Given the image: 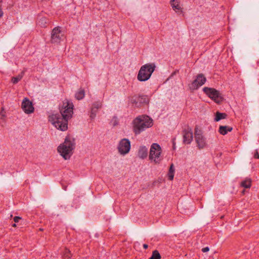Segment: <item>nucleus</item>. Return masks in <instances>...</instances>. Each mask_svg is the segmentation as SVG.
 <instances>
[{
  "mask_svg": "<svg viewBox=\"0 0 259 259\" xmlns=\"http://www.w3.org/2000/svg\"><path fill=\"white\" fill-rule=\"evenodd\" d=\"M233 128L232 127L221 125L219 127V132L220 134L222 135H225L228 133V132H231Z\"/></svg>",
  "mask_w": 259,
  "mask_h": 259,
  "instance_id": "nucleus-17",
  "label": "nucleus"
},
{
  "mask_svg": "<svg viewBox=\"0 0 259 259\" xmlns=\"http://www.w3.org/2000/svg\"><path fill=\"white\" fill-rule=\"evenodd\" d=\"M22 109L26 114H30L34 112V108L32 103L27 98H25L22 102Z\"/></svg>",
  "mask_w": 259,
  "mask_h": 259,
  "instance_id": "nucleus-12",
  "label": "nucleus"
},
{
  "mask_svg": "<svg viewBox=\"0 0 259 259\" xmlns=\"http://www.w3.org/2000/svg\"><path fill=\"white\" fill-rule=\"evenodd\" d=\"M170 4L172 10L177 14H180L183 12V7L180 0H170Z\"/></svg>",
  "mask_w": 259,
  "mask_h": 259,
  "instance_id": "nucleus-14",
  "label": "nucleus"
},
{
  "mask_svg": "<svg viewBox=\"0 0 259 259\" xmlns=\"http://www.w3.org/2000/svg\"><path fill=\"white\" fill-rule=\"evenodd\" d=\"M73 103L68 100H65L60 108V115L68 121L72 117L73 113Z\"/></svg>",
  "mask_w": 259,
  "mask_h": 259,
  "instance_id": "nucleus-6",
  "label": "nucleus"
},
{
  "mask_svg": "<svg viewBox=\"0 0 259 259\" xmlns=\"http://www.w3.org/2000/svg\"><path fill=\"white\" fill-rule=\"evenodd\" d=\"M71 254L68 249L66 248L63 252V257L64 259H69L71 257Z\"/></svg>",
  "mask_w": 259,
  "mask_h": 259,
  "instance_id": "nucleus-26",
  "label": "nucleus"
},
{
  "mask_svg": "<svg viewBox=\"0 0 259 259\" xmlns=\"http://www.w3.org/2000/svg\"><path fill=\"white\" fill-rule=\"evenodd\" d=\"M209 250V248L208 247H205L202 249V251L203 252H206L208 251Z\"/></svg>",
  "mask_w": 259,
  "mask_h": 259,
  "instance_id": "nucleus-28",
  "label": "nucleus"
},
{
  "mask_svg": "<svg viewBox=\"0 0 259 259\" xmlns=\"http://www.w3.org/2000/svg\"><path fill=\"white\" fill-rule=\"evenodd\" d=\"M12 226H13V227H16V224H13V225H12Z\"/></svg>",
  "mask_w": 259,
  "mask_h": 259,
  "instance_id": "nucleus-34",
  "label": "nucleus"
},
{
  "mask_svg": "<svg viewBox=\"0 0 259 259\" xmlns=\"http://www.w3.org/2000/svg\"><path fill=\"white\" fill-rule=\"evenodd\" d=\"M195 140L199 149L204 148L206 146V138L203 135L202 131L197 127L195 128Z\"/></svg>",
  "mask_w": 259,
  "mask_h": 259,
  "instance_id": "nucleus-8",
  "label": "nucleus"
},
{
  "mask_svg": "<svg viewBox=\"0 0 259 259\" xmlns=\"http://www.w3.org/2000/svg\"><path fill=\"white\" fill-rule=\"evenodd\" d=\"M254 157L256 159H259V154L257 151H256L254 155Z\"/></svg>",
  "mask_w": 259,
  "mask_h": 259,
  "instance_id": "nucleus-30",
  "label": "nucleus"
},
{
  "mask_svg": "<svg viewBox=\"0 0 259 259\" xmlns=\"http://www.w3.org/2000/svg\"><path fill=\"white\" fill-rule=\"evenodd\" d=\"M149 159L154 164H159L163 159L162 149L157 143H153L150 147Z\"/></svg>",
  "mask_w": 259,
  "mask_h": 259,
  "instance_id": "nucleus-5",
  "label": "nucleus"
},
{
  "mask_svg": "<svg viewBox=\"0 0 259 259\" xmlns=\"http://www.w3.org/2000/svg\"><path fill=\"white\" fill-rule=\"evenodd\" d=\"M116 124V123H114L113 124V125H115Z\"/></svg>",
  "mask_w": 259,
  "mask_h": 259,
  "instance_id": "nucleus-35",
  "label": "nucleus"
},
{
  "mask_svg": "<svg viewBox=\"0 0 259 259\" xmlns=\"http://www.w3.org/2000/svg\"><path fill=\"white\" fill-rule=\"evenodd\" d=\"M0 2H2V0H0Z\"/></svg>",
  "mask_w": 259,
  "mask_h": 259,
  "instance_id": "nucleus-36",
  "label": "nucleus"
},
{
  "mask_svg": "<svg viewBox=\"0 0 259 259\" xmlns=\"http://www.w3.org/2000/svg\"><path fill=\"white\" fill-rule=\"evenodd\" d=\"M63 34L60 27L54 28L51 33V41L52 43H59L61 41Z\"/></svg>",
  "mask_w": 259,
  "mask_h": 259,
  "instance_id": "nucleus-11",
  "label": "nucleus"
},
{
  "mask_svg": "<svg viewBox=\"0 0 259 259\" xmlns=\"http://www.w3.org/2000/svg\"><path fill=\"white\" fill-rule=\"evenodd\" d=\"M242 187L245 188H249L251 186V180L250 179H246L241 183Z\"/></svg>",
  "mask_w": 259,
  "mask_h": 259,
  "instance_id": "nucleus-22",
  "label": "nucleus"
},
{
  "mask_svg": "<svg viewBox=\"0 0 259 259\" xmlns=\"http://www.w3.org/2000/svg\"><path fill=\"white\" fill-rule=\"evenodd\" d=\"M84 96V92L83 90H79L75 94V98L77 100L82 99Z\"/></svg>",
  "mask_w": 259,
  "mask_h": 259,
  "instance_id": "nucleus-25",
  "label": "nucleus"
},
{
  "mask_svg": "<svg viewBox=\"0 0 259 259\" xmlns=\"http://www.w3.org/2000/svg\"><path fill=\"white\" fill-rule=\"evenodd\" d=\"M174 172H175L174 165L172 163L170 166L168 173V179L170 181H172L174 179Z\"/></svg>",
  "mask_w": 259,
  "mask_h": 259,
  "instance_id": "nucleus-20",
  "label": "nucleus"
},
{
  "mask_svg": "<svg viewBox=\"0 0 259 259\" xmlns=\"http://www.w3.org/2000/svg\"><path fill=\"white\" fill-rule=\"evenodd\" d=\"M149 259H161V255L159 252L155 250L153 251L152 256Z\"/></svg>",
  "mask_w": 259,
  "mask_h": 259,
  "instance_id": "nucleus-24",
  "label": "nucleus"
},
{
  "mask_svg": "<svg viewBox=\"0 0 259 259\" xmlns=\"http://www.w3.org/2000/svg\"><path fill=\"white\" fill-rule=\"evenodd\" d=\"M183 142L185 144H190L193 140V132L192 129L188 127L183 132Z\"/></svg>",
  "mask_w": 259,
  "mask_h": 259,
  "instance_id": "nucleus-13",
  "label": "nucleus"
},
{
  "mask_svg": "<svg viewBox=\"0 0 259 259\" xmlns=\"http://www.w3.org/2000/svg\"><path fill=\"white\" fill-rule=\"evenodd\" d=\"M101 106H102V103L100 102H95L93 105V107L91 109V115H90V116L92 118H94L96 116V113L94 112V110H95V109H98L100 108L101 107Z\"/></svg>",
  "mask_w": 259,
  "mask_h": 259,
  "instance_id": "nucleus-18",
  "label": "nucleus"
},
{
  "mask_svg": "<svg viewBox=\"0 0 259 259\" xmlns=\"http://www.w3.org/2000/svg\"><path fill=\"white\" fill-rule=\"evenodd\" d=\"M203 91L210 98L217 103H220L223 100L222 94L219 91L213 88L204 87Z\"/></svg>",
  "mask_w": 259,
  "mask_h": 259,
  "instance_id": "nucleus-7",
  "label": "nucleus"
},
{
  "mask_svg": "<svg viewBox=\"0 0 259 259\" xmlns=\"http://www.w3.org/2000/svg\"><path fill=\"white\" fill-rule=\"evenodd\" d=\"M49 121L57 129L65 131L68 128V121L60 114H52L49 116Z\"/></svg>",
  "mask_w": 259,
  "mask_h": 259,
  "instance_id": "nucleus-4",
  "label": "nucleus"
},
{
  "mask_svg": "<svg viewBox=\"0 0 259 259\" xmlns=\"http://www.w3.org/2000/svg\"><path fill=\"white\" fill-rule=\"evenodd\" d=\"M75 145L74 139L69 136L66 137L64 142L58 147V152L65 160L69 159L73 154Z\"/></svg>",
  "mask_w": 259,
  "mask_h": 259,
  "instance_id": "nucleus-2",
  "label": "nucleus"
},
{
  "mask_svg": "<svg viewBox=\"0 0 259 259\" xmlns=\"http://www.w3.org/2000/svg\"><path fill=\"white\" fill-rule=\"evenodd\" d=\"M3 110V109H2ZM6 115L2 111V112L0 113V117L1 119H4Z\"/></svg>",
  "mask_w": 259,
  "mask_h": 259,
  "instance_id": "nucleus-29",
  "label": "nucleus"
},
{
  "mask_svg": "<svg viewBox=\"0 0 259 259\" xmlns=\"http://www.w3.org/2000/svg\"><path fill=\"white\" fill-rule=\"evenodd\" d=\"M156 68L155 64L147 63L142 66L137 75V79L140 81L148 80Z\"/></svg>",
  "mask_w": 259,
  "mask_h": 259,
  "instance_id": "nucleus-3",
  "label": "nucleus"
},
{
  "mask_svg": "<svg viewBox=\"0 0 259 259\" xmlns=\"http://www.w3.org/2000/svg\"><path fill=\"white\" fill-rule=\"evenodd\" d=\"M206 81V78L202 74H199L197 76L196 78L192 82L190 88L194 90L203 85Z\"/></svg>",
  "mask_w": 259,
  "mask_h": 259,
  "instance_id": "nucleus-10",
  "label": "nucleus"
},
{
  "mask_svg": "<svg viewBox=\"0 0 259 259\" xmlns=\"http://www.w3.org/2000/svg\"><path fill=\"white\" fill-rule=\"evenodd\" d=\"M227 117V114L224 113H220L219 112H217L216 113L215 117L214 118V120L215 121H218L221 119H225Z\"/></svg>",
  "mask_w": 259,
  "mask_h": 259,
  "instance_id": "nucleus-21",
  "label": "nucleus"
},
{
  "mask_svg": "<svg viewBox=\"0 0 259 259\" xmlns=\"http://www.w3.org/2000/svg\"><path fill=\"white\" fill-rule=\"evenodd\" d=\"M48 21V20L46 18L42 17L39 19L38 23L40 26L45 27H46Z\"/></svg>",
  "mask_w": 259,
  "mask_h": 259,
  "instance_id": "nucleus-23",
  "label": "nucleus"
},
{
  "mask_svg": "<svg viewBox=\"0 0 259 259\" xmlns=\"http://www.w3.org/2000/svg\"><path fill=\"white\" fill-rule=\"evenodd\" d=\"M3 13L2 12V10L0 8V18L3 16Z\"/></svg>",
  "mask_w": 259,
  "mask_h": 259,
  "instance_id": "nucleus-32",
  "label": "nucleus"
},
{
  "mask_svg": "<svg viewBox=\"0 0 259 259\" xmlns=\"http://www.w3.org/2000/svg\"><path fill=\"white\" fill-rule=\"evenodd\" d=\"M153 124V119L147 115H141L136 118L133 121V131L136 135H139Z\"/></svg>",
  "mask_w": 259,
  "mask_h": 259,
  "instance_id": "nucleus-1",
  "label": "nucleus"
},
{
  "mask_svg": "<svg viewBox=\"0 0 259 259\" xmlns=\"http://www.w3.org/2000/svg\"><path fill=\"white\" fill-rule=\"evenodd\" d=\"M25 70L22 71L21 73L18 74L16 77H13L12 78L11 81L13 84H16L18 83L20 80H21V79L23 78L24 73H25Z\"/></svg>",
  "mask_w": 259,
  "mask_h": 259,
  "instance_id": "nucleus-19",
  "label": "nucleus"
},
{
  "mask_svg": "<svg viewBox=\"0 0 259 259\" xmlns=\"http://www.w3.org/2000/svg\"><path fill=\"white\" fill-rule=\"evenodd\" d=\"M148 155V149L145 146L140 147L138 152V156L142 159H144L147 157Z\"/></svg>",
  "mask_w": 259,
  "mask_h": 259,
  "instance_id": "nucleus-16",
  "label": "nucleus"
},
{
  "mask_svg": "<svg viewBox=\"0 0 259 259\" xmlns=\"http://www.w3.org/2000/svg\"><path fill=\"white\" fill-rule=\"evenodd\" d=\"M118 152L124 155L127 154L131 149V142L127 139L124 138L120 141L117 147Z\"/></svg>",
  "mask_w": 259,
  "mask_h": 259,
  "instance_id": "nucleus-9",
  "label": "nucleus"
},
{
  "mask_svg": "<svg viewBox=\"0 0 259 259\" xmlns=\"http://www.w3.org/2000/svg\"><path fill=\"white\" fill-rule=\"evenodd\" d=\"M143 247L144 249H147L148 247V245L146 244H143Z\"/></svg>",
  "mask_w": 259,
  "mask_h": 259,
  "instance_id": "nucleus-31",
  "label": "nucleus"
},
{
  "mask_svg": "<svg viewBox=\"0 0 259 259\" xmlns=\"http://www.w3.org/2000/svg\"><path fill=\"white\" fill-rule=\"evenodd\" d=\"M21 218L19 217H15L14 218V221L15 223L19 222V220H21Z\"/></svg>",
  "mask_w": 259,
  "mask_h": 259,
  "instance_id": "nucleus-27",
  "label": "nucleus"
},
{
  "mask_svg": "<svg viewBox=\"0 0 259 259\" xmlns=\"http://www.w3.org/2000/svg\"><path fill=\"white\" fill-rule=\"evenodd\" d=\"M97 110H98V109H95V110H94V112L96 113Z\"/></svg>",
  "mask_w": 259,
  "mask_h": 259,
  "instance_id": "nucleus-33",
  "label": "nucleus"
},
{
  "mask_svg": "<svg viewBox=\"0 0 259 259\" xmlns=\"http://www.w3.org/2000/svg\"><path fill=\"white\" fill-rule=\"evenodd\" d=\"M133 103H135L136 105L139 104H147L149 102V99L147 96L142 95L136 97L135 99L132 100Z\"/></svg>",
  "mask_w": 259,
  "mask_h": 259,
  "instance_id": "nucleus-15",
  "label": "nucleus"
}]
</instances>
